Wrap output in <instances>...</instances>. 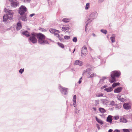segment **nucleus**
<instances>
[{
  "label": "nucleus",
  "mask_w": 132,
  "mask_h": 132,
  "mask_svg": "<svg viewBox=\"0 0 132 132\" xmlns=\"http://www.w3.org/2000/svg\"><path fill=\"white\" fill-rule=\"evenodd\" d=\"M101 31L102 32L105 34H107V31L106 30H103V29L101 30Z\"/></svg>",
  "instance_id": "obj_29"
},
{
  "label": "nucleus",
  "mask_w": 132,
  "mask_h": 132,
  "mask_svg": "<svg viewBox=\"0 0 132 132\" xmlns=\"http://www.w3.org/2000/svg\"><path fill=\"white\" fill-rule=\"evenodd\" d=\"M123 107L125 109H129L131 108V106L130 104L128 103H126L123 104Z\"/></svg>",
  "instance_id": "obj_6"
},
{
  "label": "nucleus",
  "mask_w": 132,
  "mask_h": 132,
  "mask_svg": "<svg viewBox=\"0 0 132 132\" xmlns=\"http://www.w3.org/2000/svg\"><path fill=\"white\" fill-rule=\"evenodd\" d=\"M56 36L57 37H59V35L58 34H56Z\"/></svg>",
  "instance_id": "obj_47"
},
{
  "label": "nucleus",
  "mask_w": 132,
  "mask_h": 132,
  "mask_svg": "<svg viewBox=\"0 0 132 132\" xmlns=\"http://www.w3.org/2000/svg\"><path fill=\"white\" fill-rule=\"evenodd\" d=\"M89 7V3H87L86 5V6L85 7L86 10H87L88 9Z\"/></svg>",
  "instance_id": "obj_27"
},
{
  "label": "nucleus",
  "mask_w": 132,
  "mask_h": 132,
  "mask_svg": "<svg viewBox=\"0 0 132 132\" xmlns=\"http://www.w3.org/2000/svg\"><path fill=\"white\" fill-rule=\"evenodd\" d=\"M64 38L65 39H69L70 37L69 36H64Z\"/></svg>",
  "instance_id": "obj_38"
},
{
  "label": "nucleus",
  "mask_w": 132,
  "mask_h": 132,
  "mask_svg": "<svg viewBox=\"0 0 132 132\" xmlns=\"http://www.w3.org/2000/svg\"><path fill=\"white\" fill-rule=\"evenodd\" d=\"M35 15V14H34V13L32 14H30V16L31 17H32V16H34Z\"/></svg>",
  "instance_id": "obj_44"
},
{
  "label": "nucleus",
  "mask_w": 132,
  "mask_h": 132,
  "mask_svg": "<svg viewBox=\"0 0 132 132\" xmlns=\"http://www.w3.org/2000/svg\"><path fill=\"white\" fill-rule=\"evenodd\" d=\"M62 90L64 92H67V89L65 88H62Z\"/></svg>",
  "instance_id": "obj_35"
},
{
  "label": "nucleus",
  "mask_w": 132,
  "mask_h": 132,
  "mask_svg": "<svg viewBox=\"0 0 132 132\" xmlns=\"http://www.w3.org/2000/svg\"><path fill=\"white\" fill-rule=\"evenodd\" d=\"M76 95H75L73 97V102H75L76 101Z\"/></svg>",
  "instance_id": "obj_30"
},
{
  "label": "nucleus",
  "mask_w": 132,
  "mask_h": 132,
  "mask_svg": "<svg viewBox=\"0 0 132 132\" xmlns=\"http://www.w3.org/2000/svg\"><path fill=\"white\" fill-rule=\"evenodd\" d=\"M110 39L112 43L114 42H115V38L114 37H110Z\"/></svg>",
  "instance_id": "obj_28"
},
{
  "label": "nucleus",
  "mask_w": 132,
  "mask_h": 132,
  "mask_svg": "<svg viewBox=\"0 0 132 132\" xmlns=\"http://www.w3.org/2000/svg\"><path fill=\"white\" fill-rule=\"evenodd\" d=\"M22 28V26L20 22L18 23L17 24V26L16 28L17 30H19L21 29Z\"/></svg>",
  "instance_id": "obj_15"
},
{
  "label": "nucleus",
  "mask_w": 132,
  "mask_h": 132,
  "mask_svg": "<svg viewBox=\"0 0 132 132\" xmlns=\"http://www.w3.org/2000/svg\"><path fill=\"white\" fill-rule=\"evenodd\" d=\"M70 19L68 18H64L62 19V21L65 22H68L70 21Z\"/></svg>",
  "instance_id": "obj_20"
},
{
  "label": "nucleus",
  "mask_w": 132,
  "mask_h": 132,
  "mask_svg": "<svg viewBox=\"0 0 132 132\" xmlns=\"http://www.w3.org/2000/svg\"><path fill=\"white\" fill-rule=\"evenodd\" d=\"M37 34L35 33H32L31 34V36L29 38L30 40L32 43H36L37 42V40L36 38Z\"/></svg>",
  "instance_id": "obj_2"
},
{
  "label": "nucleus",
  "mask_w": 132,
  "mask_h": 132,
  "mask_svg": "<svg viewBox=\"0 0 132 132\" xmlns=\"http://www.w3.org/2000/svg\"><path fill=\"white\" fill-rule=\"evenodd\" d=\"M19 4L18 2H12L11 3V6L13 7H16Z\"/></svg>",
  "instance_id": "obj_10"
},
{
  "label": "nucleus",
  "mask_w": 132,
  "mask_h": 132,
  "mask_svg": "<svg viewBox=\"0 0 132 132\" xmlns=\"http://www.w3.org/2000/svg\"><path fill=\"white\" fill-rule=\"evenodd\" d=\"M123 131L124 132H130L129 130L127 129H123Z\"/></svg>",
  "instance_id": "obj_34"
},
{
  "label": "nucleus",
  "mask_w": 132,
  "mask_h": 132,
  "mask_svg": "<svg viewBox=\"0 0 132 132\" xmlns=\"http://www.w3.org/2000/svg\"><path fill=\"white\" fill-rule=\"evenodd\" d=\"M112 116L111 115H109L107 118V121L110 122V123H112Z\"/></svg>",
  "instance_id": "obj_9"
},
{
  "label": "nucleus",
  "mask_w": 132,
  "mask_h": 132,
  "mask_svg": "<svg viewBox=\"0 0 132 132\" xmlns=\"http://www.w3.org/2000/svg\"><path fill=\"white\" fill-rule=\"evenodd\" d=\"M57 44L58 45V46H59L61 47L62 48H64V46L63 44L60 43L59 42H58L57 43Z\"/></svg>",
  "instance_id": "obj_24"
},
{
  "label": "nucleus",
  "mask_w": 132,
  "mask_h": 132,
  "mask_svg": "<svg viewBox=\"0 0 132 132\" xmlns=\"http://www.w3.org/2000/svg\"><path fill=\"white\" fill-rule=\"evenodd\" d=\"M122 89V88L121 87H119L116 89L114 90V92L115 93H118L120 92Z\"/></svg>",
  "instance_id": "obj_11"
},
{
  "label": "nucleus",
  "mask_w": 132,
  "mask_h": 132,
  "mask_svg": "<svg viewBox=\"0 0 132 132\" xmlns=\"http://www.w3.org/2000/svg\"><path fill=\"white\" fill-rule=\"evenodd\" d=\"M112 76L114 77H118L120 75V73L119 72L114 71L111 72Z\"/></svg>",
  "instance_id": "obj_5"
},
{
  "label": "nucleus",
  "mask_w": 132,
  "mask_h": 132,
  "mask_svg": "<svg viewBox=\"0 0 132 132\" xmlns=\"http://www.w3.org/2000/svg\"><path fill=\"white\" fill-rule=\"evenodd\" d=\"M105 86H104L103 87H101V88L102 89H103L104 88H105Z\"/></svg>",
  "instance_id": "obj_49"
},
{
  "label": "nucleus",
  "mask_w": 132,
  "mask_h": 132,
  "mask_svg": "<svg viewBox=\"0 0 132 132\" xmlns=\"http://www.w3.org/2000/svg\"><path fill=\"white\" fill-rule=\"evenodd\" d=\"M96 121L100 124L102 125L103 123V122L100 119L98 118L97 117H96Z\"/></svg>",
  "instance_id": "obj_19"
},
{
  "label": "nucleus",
  "mask_w": 132,
  "mask_h": 132,
  "mask_svg": "<svg viewBox=\"0 0 132 132\" xmlns=\"http://www.w3.org/2000/svg\"><path fill=\"white\" fill-rule=\"evenodd\" d=\"M103 95V94L102 93H97L96 94V96L97 97L102 96Z\"/></svg>",
  "instance_id": "obj_26"
},
{
  "label": "nucleus",
  "mask_w": 132,
  "mask_h": 132,
  "mask_svg": "<svg viewBox=\"0 0 132 132\" xmlns=\"http://www.w3.org/2000/svg\"><path fill=\"white\" fill-rule=\"evenodd\" d=\"M93 35H94H94H95V34H93Z\"/></svg>",
  "instance_id": "obj_51"
},
{
  "label": "nucleus",
  "mask_w": 132,
  "mask_h": 132,
  "mask_svg": "<svg viewBox=\"0 0 132 132\" xmlns=\"http://www.w3.org/2000/svg\"><path fill=\"white\" fill-rule=\"evenodd\" d=\"M120 121L123 123H126L127 120L123 117H121L120 119Z\"/></svg>",
  "instance_id": "obj_17"
},
{
  "label": "nucleus",
  "mask_w": 132,
  "mask_h": 132,
  "mask_svg": "<svg viewBox=\"0 0 132 132\" xmlns=\"http://www.w3.org/2000/svg\"><path fill=\"white\" fill-rule=\"evenodd\" d=\"M99 111L101 113H104L106 112L105 110L103 108H99Z\"/></svg>",
  "instance_id": "obj_22"
},
{
  "label": "nucleus",
  "mask_w": 132,
  "mask_h": 132,
  "mask_svg": "<svg viewBox=\"0 0 132 132\" xmlns=\"http://www.w3.org/2000/svg\"><path fill=\"white\" fill-rule=\"evenodd\" d=\"M5 11L7 13H8V16L10 15V18H9V19L10 20L12 19V17L13 16V13L12 12V11L10 10H9L7 11V9L5 8Z\"/></svg>",
  "instance_id": "obj_4"
},
{
  "label": "nucleus",
  "mask_w": 132,
  "mask_h": 132,
  "mask_svg": "<svg viewBox=\"0 0 132 132\" xmlns=\"http://www.w3.org/2000/svg\"><path fill=\"white\" fill-rule=\"evenodd\" d=\"M10 18V17L8 16V15H5L3 16V21H6L8 19H9Z\"/></svg>",
  "instance_id": "obj_14"
},
{
  "label": "nucleus",
  "mask_w": 132,
  "mask_h": 132,
  "mask_svg": "<svg viewBox=\"0 0 132 132\" xmlns=\"http://www.w3.org/2000/svg\"><path fill=\"white\" fill-rule=\"evenodd\" d=\"M76 104V102H74L73 103V105H75Z\"/></svg>",
  "instance_id": "obj_46"
},
{
  "label": "nucleus",
  "mask_w": 132,
  "mask_h": 132,
  "mask_svg": "<svg viewBox=\"0 0 132 132\" xmlns=\"http://www.w3.org/2000/svg\"><path fill=\"white\" fill-rule=\"evenodd\" d=\"M49 30L52 33H54V32L55 31V30L52 29H50Z\"/></svg>",
  "instance_id": "obj_36"
},
{
  "label": "nucleus",
  "mask_w": 132,
  "mask_h": 132,
  "mask_svg": "<svg viewBox=\"0 0 132 132\" xmlns=\"http://www.w3.org/2000/svg\"><path fill=\"white\" fill-rule=\"evenodd\" d=\"M75 49H74V51H73V53H74V51H75Z\"/></svg>",
  "instance_id": "obj_50"
},
{
  "label": "nucleus",
  "mask_w": 132,
  "mask_h": 132,
  "mask_svg": "<svg viewBox=\"0 0 132 132\" xmlns=\"http://www.w3.org/2000/svg\"><path fill=\"white\" fill-rule=\"evenodd\" d=\"M16 0H9V1L10 2H13L14 1H16Z\"/></svg>",
  "instance_id": "obj_45"
},
{
  "label": "nucleus",
  "mask_w": 132,
  "mask_h": 132,
  "mask_svg": "<svg viewBox=\"0 0 132 132\" xmlns=\"http://www.w3.org/2000/svg\"><path fill=\"white\" fill-rule=\"evenodd\" d=\"M114 118L115 120H117L119 119V117L118 116H115L114 117Z\"/></svg>",
  "instance_id": "obj_37"
},
{
  "label": "nucleus",
  "mask_w": 132,
  "mask_h": 132,
  "mask_svg": "<svg viewBox=\"0 0 132 132\" xmlns=\"http://www.w3.org/2000/svg\"><path fill=\"white\" fill-rule=\"evenodd\" d=\"M87 48L85 47H83L82 49L81 53L82 55H85L87 54Z\"/></svg>",
  "instance_id": "obj_8"
},
{
  "label": "nucleus",
  "mask_w": 132,
  "mask_h": 132,
  "mask_svg": "<svg viewBox=\"0 0 132 132\" xmlns=\"http://www.w3.org/2000/svg\"><path fill=\"white\" fill-rule=\"evenodd\" d=\"M83 62L79 60H76L74 64V65H79L81 66L82 65Z\"/></svg>",
  "instance_id": "obj_7"
},
{
  "label": "nucleus",
  "mask_w": 132,
  "mask_h": 132,
  "mask_svg": "<svg viewBox=\"0 0 132 132\" xmlns=\"http://www.w3.org/2000/svg\"><path fill=\"white\" fill-rule=\"evenodd\" d=\"M94 73H93L92 74H91L90 76L89 77V78H92V77H93V76H94Z\"/></svg>",
  "instance_id": "obj_43"
},
{
  "label": "nucleus",
  "mask_w": 132,
  "mask_h": 132,
  "mask_svg": "<svg viewBox=\"0 0 132 132\" xmlns=\"http://www.w3.org/2000/svg\"><path fill=\"white\" fill-rule=\"evenodd\" d=\"M27 11V9L24 6H21L20 8L19 12L21 15H23Z\"/></svg>",
  "instance_id": "obj_3"
},
{
  "label": "nucleus",
  "mask_w": 132,
  "mask_h": 132,
  "mask_svg": "<svg viewBox=\"0 0 132 132\" xmlns=\"http://www.w3.org/2000/svg\"><path fill=\"white\" fill-rule=\"evenodd\" d=\"M117 98L118 100L123 102H124L125 101V99L124 98H121V96L119 95H117Z\"/></svg>",
  "instance_id": "obj_12"
},
{
  "label": "nucleus",
  "mask_w": 132,
  "mask_h": 132,
  "mask_svg": "<svg viewBox=\"0 0 132 132\" xmlns=\"http://www.w3.org/2000/svg\"><path fill=\"white\" fill-rule=\"evenodd\" d=\"M40 30L41 31H46V30L45 29H42V28H41V29H40Z\"/></svg>",
  "instance_id": "obj_39"
},
{
  "label": "nucleus",
  "mask_w": 132,
  "mask_h": 132,
  "mask_svg": "<svg viewBox=\"0 0 132 132\" xmlns=\"http://www.w3.org/2000/svg\"><path fill=\"white\" fill-rule=\"evenodd\" d=\"M113 132H120V131L119 130L116 129Z\"/></svg>",
  "instance_id": "obj_42"
},
{
  "label": "nucleus",
  "mask_w": 132,
  "mask_h": 132,
  "mask_svg": "<svg viewBox=\"0 0 132 132\" xmlns=\"http://www.w3.org/2000/svg\"><path fill=\"white\" fill-rule=\"evenodd\" d=\"M24 71V69H21L19 70V72L22 74Z\"/></svg>",
  "instance_id": "obj_32"
},
{
  "label": "nucleus",
  "mask_w": 132,
  "mask_h": 132,
  "mask_svg": "<svg viewBox=\"0 0 132 132\" xmlns=\"http://www.w3.org/2000/svg\"><path fill=\"white\" fill-rule=\"evenodd\" d=\"M111 78L109 79V81L111 83H112L114 81H116L115 77L114 76H112L111 75Z\"/></svg>",
  "instance_id": "obj_13"
},
{
  "label": "nucleus",
  "mask_w": 132,
  "mask_h": 132,
  "mask_svg": "<svg viewBox=\"0 0 132 132\" xmlns=\"http://www.w3.org/2000/svg\"><path fill=\"white\" fill-rule=\"evenodd\" d=\"M36 37L38 39V42L39 43L42 44H48V41L45 40V36L43 34L38 33L36 35Z\"/></svg>",
  "instance_id": "obj_1"
},
{
  "label": "nucleus",
  "mask_w": 132,
  "mask_h": 132,
  "mask_svg": "<svg viewBox=\"0 0 132 132\" xmlns=\"http://www.w3.org/2000/svg\"><path fill=\"white\" fill-rule=\"evenodd\" d=\"M120 84L118 82V83H114L112 85V87L113 88H114L116 86H117V85H119Z\"/></svg>",
  "instance_id": "obj_25"
},
{
  "label": "nucleus",
  "mask_w": 132,
  "mask_h": 132,
  "mask_svg": "<svg viewBox=\"0 0 132 132\" xmlns=\"http://www.w3.org/2000/svg\"><path fill=\"white\" fill-rule=\"evenodd\" d=\"M82 77H81V78H80V80H79L78 82L80 84L81 82V80L82 79Z\"/></svg>",
  "instance_id": "obj_40"
},
{
  "label": "nucleus",
  "mask_w": 132,
  "mask_h": 132,
  "mask_svg": "<svg viewBox=\"0 0 132 132\" xmlns=\"http://www.w3.org/2000/svg\"><path fill=\"white\" fill-rule=\"evenodd\" d=\"M104 90L107 92H109L112 91L113 90V88L112 87H110L108 88H105Z\"/></svg>",
  "instance_id": "obj_16"
},
{
  "label": "nucleus",
  "mask_w": 132,
  "mask_h": 132,
  "mask_svg": "<svg viewBox=\"0 0 132 132\" xmlns=\"http://www.w3.org/2000/svg\"><path fill=\"white\" fill-rule=\"evenodd\" d=\"M85 31H87V30H86V29H85Z\"/></svg>",
  "instance_id": "obj_53"
},
{
  "label": "nucleus",
  "mask_w": 132,
  "mask_h": 132,
  "mask_svg": "<svg viewBox=\"0 0 132 132\" xmlns=\"http://www.w3.org/2000/svg\"><path fill=\"white\" fill-rule=\"evenodd\" d=\"M73 41L74 42H76L77 40V39L76 37H74L72 39Z\"/></svg>",
  "instance_id": "obj_31"
},
{
  "label": "nucleus",
  "mask_w": 132,
  "mask_h": 132,
  "mask_svg": "<svg viewBox=\"0 0 132 132\" xmlns=\"http://www.w3.org/2000/svg\"><path fill=\"white\" fill-rule=\"evenodd\" d=\"M69 29V28L68 27L63 26L62 28V30L64 31H65L66 30H68Z\"/></svg>",
  "instance_id": "obj_21"
},
{
  "label": "nucleus",
  "mask_w": 132,
  "mask_h": 132,
  "mask_svg": "<svg viewBox=\"0 0 132 132\" xmlns=\"http://www.w3.org/2000/svg\"><path fill=\"white\" fill-rule=\"evenodd\" d=\"M21 18L22 20L24 21H26L27 20V18L26 15L21 16Z\"/></svg>",
  "instance_id": "obj_23"
},
{
  "label": "nucleus",
  "mask_w": 132,
  "mask_h": 132,
  "mask_svg": "<svg viewBox=\"0 0 132 132\" xmlns=\"http://www.w3.org/2000/svg\"><path fill=\"white\" fill-rule=\"evenodd\" d=\"M85 31H87V30H86V29H85Z\"/></svg>",
  "instance_id": "obj_52"
},
{
  "label": "nucleus",
  "mask_w": 132,
  "mask_h": 132,
  "mask_svg": "<svg viewBox=\"0 0 132 132\" xmlns=\"http://www.w3.org/2000/svg\"><path fill=\"white\" fill-rule=\"evenodd\" d=\"M93 109L95 111H96V109L95 108H93Z\"/></svg>",
  "instance_id": "obj_48"
},
{
  "label": "nucleus",
  "mask_w": 132,
  "mask_h": 132,
  "mask_svg": "<svg viewBox=\"0 0 132 132\" xmlns=\"http://www.w3.org/2000/svg\"><path fill=\"white\" fill-rule=\"evenodd\" d=\"M110 105L112 106H113L114 105V102L113 101H112L110 103Z\"/></svg>",
  "instance_id": "obj_33"
},
{
  "label": "nucleus",
  "mask_w": 132,
  "mask_h": 132,
  "mask_svg": "<svg viewBox=\"0 0 132 132\" xmlns=\"http://www.w3.org/2000/svg\"><path fill=\"white\" fill-rule=\"evenodd\" d=\"M30 1V0H24V2H29Z\"/></svg>",
  "instance_id": "obj_41"
},
{
  "label": "nucleus",
  "mask_w": 132,
  "mask_h": 132,
  "mask_svg": "<svg viewBox=\"0 0 132 132\" xmlns=\"http://www.w3.org/2000/svg\"><path fill=\"white\" fill-rule=\"evenodd\" d=\"M57 31L58 32H59V30H57Z\"/></svg>",
  "instance_id": "obj_54"
},
{
  "label": "nucleus",
  "mask_w": 132,
  "mask_h": 132,
  "mask_svg": "<svg viewBox=\"0 0 132 132\" xmlns=\"http://www.w3.org/2000/svg\"><path fill=\"white\" fill-rule=\"evenodd\" d=\"M22 34L23 35H25L27 37H28L29 36V34L27 31L23 32Z\"/></svg>",
  "instance_id": "obj_18"
}]
</instances>
